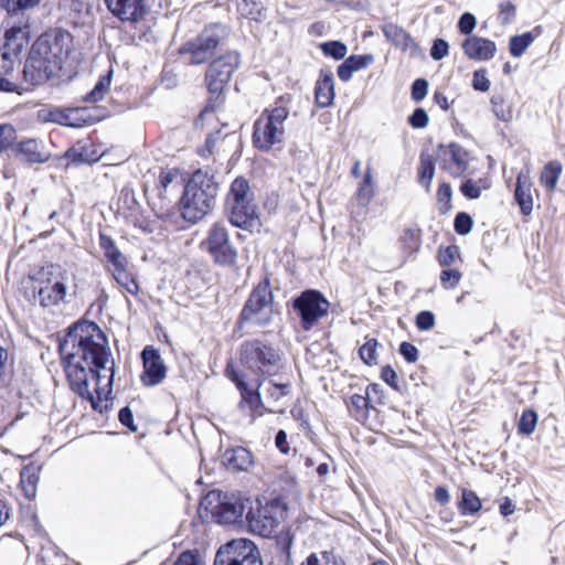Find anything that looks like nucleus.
<instances>
[{
    "mask_svg": "<svg viewBox=\"0 0 565 565\" xmlns=\"http://www.w3.org/2000/svg\"><path fill=\"white\" fill-rule=\"evenodd\" d=\"M58 352L73 392L102 412L100 404L110 397L115 377L114 362L106 367L111 352L105 332L96 322H75L60 340Z\"/></svg>",
    "mask_w": 565,
    "mask_h": 565,
    "instance_id": "obj_1",
    "label": "nucleus"
},
{
    "mask_svg": "<svg viewBox=\"0 0 565 565\" xmlns=\"http://www.w3.org/2000/svg\"><path fill=\"white\" fill-rule=\"evenodd\" d=\"M218 182L213 173L198 170L184 186L180 200L182 217L191 223H196L209 214L216 201Z\"/></svg>",
    "mask_w": 565,
    "mask_h": 565,
    "instance_id": "obj_2",
    "label": "nucleus"
},
{
    "mask_svg": "<svg viewBox=\"0 0 565 565\" xmlns=\"http://www.w3.org/2000/svg\"><path fill=\"white\" fill-rule=\"evenodd\" d=\"M239 362L257 379L274 376L282 366L280 352L260 339L246 340L241 344Z\"/></svg>",
    "mask_w": 565,
    "mask_h": 565,
    "instance_id": "obj_3",
    "label": "nucleus"
},
{
    "mask_svg": "<svg viewBox=\"0 0 565 565\" xmlns=\"http://www.w3.org/2000/svg\"><path fill=\"white\" fill-rule=\"evenodd\" d=\"M239 65L241 54L237 51H230L210 63L205 72V84L211 97L203 113L214 111L223 104V90Z\"/></svg>",
    "mask_w": 565,
    "mask_h": 565,
    "instance_id": "obj_4",
    "label": "nucleus"
},
{
    "mask_svg": "<svg viewBox=\"0 0 565 565\" xmlns=\"http://www.w3.org/2000/svg\"><path fill=\"white\" fill-rule=\"evenodd\" d=\"M274 295L269 278H264L250 291L237 318V327H267L273 320Z\"/></svg>",
    "mask_w": 565,
    "mask_h": 565,
    "instance_id": "obj_5",
    "label": "nucleus"
},
{
    "mask_svg": "<svg viewBox=\"0 0 565 565\" xmlns=\"http://www.w3.org/2000/svg\"><path fill=\"white\" fill-rule=\"evenodd\" d=\"M288 116L289 110L284 106L265 109L254 122V147L267 152L274 145L282 142L285 136L284 125Z\"/></svg>",
    "mask_w": 565,
    "mask_h": 565,
    "instance_id": "obj_6",
    "label": "nucleus"
},
{
    "mask_svg": "<svg viewBox=\"0 0 565 565\" xmlns=\"http://www.w3.org/2000/svg\"><path fill=\"white\" fill-rule=\"evenodd\" d=\"M330 301L317 289H305L290 300L292 312L299 320L300 328L308 332L328 317Z\"/></svg>",
    "mask_w": 565,
    "mask_h": 565,
    "instance_id": "obj_7",
    "label": "nucleus"
},
{
    "mask_svg": "<svg viewBox=\"0 0 565 565\" xmlns=\"http://www.w3.org/2000/svg\"><path fill=\"white\" fill-rule=\"evenodd\" d=\"M225 36V26L215 23L206 26L196 38L183 43L179 54L186 56V63L199 65L210 61Z\"/></svg>",
    "mask_w": 565,
    "mask_h": 565,
    "instance_id": "obj_8",
    "label": "nucleus"
},
{
    "mask_svg": "<svg viewBox=\"0 0 565 565\" xmlns=\"http://www.w3.org/2000/svg\"><path fill=\"white\" fill-rule=\"evenodd\" d=\"M51 53L44 47L43 41L35 40L32 44L23 67L24 82L39 86L55 77L61 67H51Z\"/></svg>",
    "mask_w": 565,
    "mask_h": 565,
    "instance_id": "obj_9",
    "label": "nucleus"
},
{
    "mask_svg": "<svg viewBox=\"0 0 565 565\" xmlns=\"http://www.w3.org/2000/svg\"><path fill=\"white\" fill-rule=\"evenodd\" d=\"M202 247L211 255L216 265L233 267L237 262V249L230 241L227 228L224 224L214 223L207 231L202 242Z\"/></svg>",
    "mask_w": 565,
    "mask_h": 565,
    "instance_id": "obj_10",
    "label": "nucleus"
},
{
    "mask_svg": "<svg viewBox=\"0 0 565 565\" xmlns=\"http://www.w3.org/2000/svg\"><path fill=\"white\" fill-rule=\"evenodd\" d=\"M213 565H263L258 547L248 539H238L222 545Z\"/></svg>",
    "mask_w": 565,
    "mask_h": 565,
    "instance_id": "obj_11",
    "label": "nucleus"
},
{
    "mask_svg": "<svg viewBox=\"0 0 565 565\" xmlns=\"http://www.w3.org/2000/svg\"><path fill=\"white\" fill-rule=\"evenodd\" d=\"M278 510L279 507L275 502L266 503L265 505L257 502L256 508H254L250 501L246 512L249 531L263 537L270 536L279 524Z\"/></svg>",
    "mask_w": 565,
    "mask_h": 565,
    "instance_id": "obj_12",
    "label": "nucleus"
},
{
    "mask_svg": "<svg viewBox=\"0 0 565 565\" xmlns=\"http://www.w3.org/2000/svg\"><path fill=\"white\" fill-rule=\"evenodd\" d=\"M31 39V25L29 15H20L15 19L9 15L7 28L0 43L13 55L19 57Z\"/></svg>",
    "mask_w": 565,
    "mask_h": 565,
    "instance_id": "obj_13",
    "label": "nucleus"
},
{
    "mask_svg": "<svg viewBox=\"0 0 565 565\" xmlns=\"http://www.w3.org/2000/svg\"><path fill=\"white\" fill-rule=\"evenodd\" d=\"M36 40L43 41L45 50L51 53V67L58 65L62 68L71 53L73 35L64 29L55 28L44 32Z\"/></svg>",
    "mask_w": 565,
    "mask_h": 565,
    "instance_id": "obj_14",
    "label": "nucleus"
},
{
    "mask_svg": "<svg viewBox=\"0 0 565 565\" xmlns=\"http://www.w3.org/2000/svg\"><path fill=\"white\" fill-rule=\"evenodd\" d=\"M104 3L114 18L130 25L143 21L149 12L148 0H104Z\"/></svg>",
    "mask_w": 565,
    "mask_h": 565,
    "instance_id": "obj_15",
    "label": "nucleus"
},
{
    "mask_svg": "<svg viewBox=\"0 0 565 565\" xmlns=\"http://www.w3.org/2000/svg\"><path fill=\"white\" fill-rule=\"evenodd\" d=\"M226 375L239 391L241 402L238 406L241 408L248 407L252 415H254V413L263 406L259 388L264 381L262 379H256V386L255 388H252L246 382L245 373L236 370L231 364L226 366Z\"/></svg>",
    "mask_w": 565,
    "mask_h": 565,
    "instance_id": "obj_16",
    "label": "nucleus"
},
{
    "mask_svg": "<svg viewBox=\"0 0 565 565\" xmlns=\"http://www.w3.org/2000/svg\"><path fill=\"white\" fill-rule=\"evenodd\" d=\"M439 158L443 162V169L447 170L452 177H461L468 169L469 152L456 142L438 146Z\"/></svg>",
    "mask_w": 565,
    "mask_h": 565,
    "instance_id": "obj_17",
    "label": "nucleus"
},
{
    "mask_svg": "<svg viewBox=\"0 0 565 565\" xmlns=\"http://www.w3.org/2000/svg\"><path fill=\"white\" fill-rule=\"evenodd\" d=\"M141 359L143 364L142 383L146 386H154L161 383L166 377L167 367L159 351L152 345H147L141 351Z\"/></svg>",
    "mask_w": 565,
    "mask_h": 565,
    "instance_id": "obj_18",
    "label": "nucleus"
},
{
    "mask_svg": "<svg viewBox=\"0 0 565 565\" xmlns=\"http://www.w3.org/2000/svg\"><path fill=\"white\" fill-rule=\"evenodd\" d=\"M228 221L235 227L250 231L258 224L255 201L225 203Z\"/></svg>",
    "mask_w": 565,
    "mask_h": 565,
    "instance_id": "obj_19",
    "label": "nucleus"
},
{
    "mask_svg": "<svg viewBox=\"0 0 565 565\" xmlns=\"http://www.w3.org/2000/svg\"><path fill=\"white\" fill-rule=\"evenodd\" d=\"M250 499L243 498L239 493L226 492V499L222 501V508L215 522L220 524H234L241 521L244 513L247 512Z\"/></svg>",
    "mask_w": 565,
    "mask_h": 565,
    "instance_id": "obj_20",
    "label": "nucleus"
},
{
    "mask_svg": "<svg viewBox=\"0 0 565 565\" xmlns=\"http://www.w3.org/2000/svg\"><path fill=\"white\" fill-rule=\"evenodd\" d=\"M13 156L30 164L44 163L50 159V153L44 150L43 142L36 139L15 142Z\"/></svg>",
    "mask_w": 565,
    "mask_h": 565,
    "instance_id": "obj_21",
    "label": "nucleus"
},
{
    "mask_svg": "<svg viewBox=\"0 0 565 565\" xmlns=\"http://www.w3.org/2000/svg\"><path fill=\"white\" fill-rule=\"evenodd\" d=\"M60 279L55 280L52 285L51 280L47 279V285L41 286L36 291L39 303L42 307H53L65 301V297L67 294V277L66 274H60Z\"/></svg>",
    "mask_w": 565,
    "mask_h": 565,
    "instance_id": "obj_22",
    "label": "nucleus"
},
{
    "mask_svg": "<svg viewBox=\"0 0 565 565\" xmlns=\"http://www.w3.org/2000/svg\"><path fill=\"white\" fill-rule=\"evenodd\" d=\"M99 158L98 151L89 140H78L62 157V159L67 160L66 167L70 164H90L97 162Z\"/></svg>",
    "mask_w": 565,
    "mask_h": 565,
    "instance_id": "obj_23",
    "label": "nucleus"
},
{
    "mask_svg": "<svg viewBox=\"0 0 565 565\" xmlns=\"http://www.w3.org/2000/svg\"><path fill=\"white\" fill-rule=\"evenodd\" d=\"M463 53L476 61H489L497 52V45L493 41L480 36H469L461 44Z\"/></svg>",
    "mask_w": 565,
    "mask_h": 565,
    "instance_id": "obj_24",
    "label": "nucleus"
},
{
    "mask_svg": "<svg viewBox=\"0 0 565 565\" xmlns=\"http://www.w3.org/2000/svg\"><path fill=\"white\" fill-rule=\"evenodd\" d=\"M514 200L520 206L521 213L525 216L533 211L532 181L530 170L523 169L516 175Z\"/></svg>",
    "mask_w": 565,
    "mask_h": 565,
    "instance_id": "obj_25",
    "label": "nucleus"
},
{
    "mask_svg": "<svg viewBox=\"0 0 565 565\" xmlns=\"http://www.w3.org/2000/svg\"><path fill=\"white\" fill-rule=\"evenodd\" d=\"M334 96L333 73L330 70L322 68L315 86L316 104L321 108L329 107L333 103Z\"/></svg>",
    "mask_w": 565,
    "mask_h": 565,
    "instance_id": "obj_26",
    "label": "nucleus"
},
{
    "mask_svg": "<svg viewBox=\"0 0 565 565\" xmlns=\"http://www.w3.org/2000/svg\"><path fill=\"white\" fill-rule=\"evenodd\" d=\"M253 462L252 452L242 446L226 449L222 455V463L231 471H247Z\"/></svg>",
    "mask_w": 565,
    "mask_h": 565,
    "instance_id": "obj_27",
    "label": "nucleus"
},
{
    "mask_svg": "<svg viewBox=\"0 0 565 565\" xmlns=\"http://www.w3.org/2000/svg\"><path fill=\"white\" fill-rule=\"evenodd\" d=\"M374 62V56L372 54H363V55H350L344 58V61L338 66L337 74L338 77L347 83L352 78L354 72L363 70L371 65Z\"/></svg>",
    "mask_w": 565,
    "mask_h": 565,
    "instance_id": "obj_28",
    "label": "nucleus"
},
{
    "mask_svg": "<svg viewBox=\"0 0 565 565\" xmlns=\"http://www.w3.org/2000/svg\"><path fill=\"white\" fill-rule=\"evenodd\" d=\"M382 32L387 41L404 52L417 49V44L411 34L395 23H385L382 26Z\"/></svg>",
    "mask_w": 565,
    "mask_h": 565,
    "instance_id": "obj_29",
    "label": "nucleus"
},
{
    "mask_svg": "<svg viewBox=\"0 0 565 565\" xmlns=\"http://www.w3.org/2000/svg\"><path fill=\"white\" fill-rule=\"evenodd\" d=\"M41 466L30 462L20 471V486L26 499L32 500L36 495V487L40 479Z\"/></svg>",
    "mask_w": 565,
    "mask_h": 565,
    "instance_id": "obj_30",
    "label": "nucleus"
},
{
    "mask_svg": "<svg viewBox=\"0 0 565 565\" xmlns=\"http://www.w3.org/2000/svg\"><path fill=\"white\" fill-rule=\"evenodd\" d=\"M295 535L289 527L281 529L275 536L276 555L280 562L291 565V548Z\"/></svg>",
    "mask_w": 565,
    "mask_h": 565,
    "instance_id": "obj_31",
    "label": "nucleus"
},
{
    "mask_svg": "<svg viewBox=\"0 0 565 565\" xmlns=\"http://www.w3.org/2000/svg\"><path fill=\"white\" fill-rule=\"evenodd\" d=\"M99 246L113 269L121 265H128L127 257L116 246L115 241L104 232H99Z\"/></svg>",
    "mask_w": 565,
    "mask_h": 565,
    "instance_id": "obj_32",
    "label": "nucleus"
},
{
    "mask_svg": "<svg viewBox=\"0 0 565 565\" xmlns=\"http://www.w3.org/2000/svg\"><path fill=\"white\" fill-rule=\"evenodd\" d=\"M254 201V193L249 182L243 177H237L231 184L225 203Z\"/></svg>",
    "mask_w": 565,
    "mask_h": 565,
    "instance_id": "obj_33",
    "label": "nucleus"
},
{
    "mask_svg": "<svg viewBox=\"0 0 565 565\" xmlns=\"http://www.w3.org/2000/svg\"><path fill=\"white\" fill-rule=\"evenodd\" d=\"M481 508L482 502L475 491L461 489V497L457 502V509L461 515H475Z\"/></svg>",
    "mask_w": 565,
    "mask_h": 565,
    "instance_id": "obj_34",
    "label": "nucleus"
},
{
    "mask_svg": "<svg viewBox=\"0 0 565 565\" xmlns=\"http://www.w3.org/2000/svg\"><path fill=\"white\" fill-rule=\"evenodd\" d=\"M224 499H226V492L224 493L221 490L209 491L201 499L200 509L204 510L207 514H211L212 519L215 521Z\"/></svg>",
    "mask_w": 565,
    "mask_h": 565,
    "instance_id": "obj_35",
    "label": "nucleus"
},
{
    "mask_svg": "<svg viewBox=\"0 0 565 565\" xmlns=\"http://www.w3.org/2000/svg\"><path fill=\"white\" fill-rule=\"evenodd\" d=\"M435 174V159L431 154L420 153L418 167V182L429 191Z\"/></svg>",
    "mask_w": 565,
    "mask_h": 565,
    "instance_id": "obj_36",
    "label": "nucleus"
},
{
    "mask_svg": "<svg viewBox=\"0 0 565 565\" xmlns=\"http://www.w3.org/2000/svg\"><path fill=\"white\" fill-rule=\"evenodd\" d=\"M128 265H121L111 270V275L114 279L125 290L134 296L139 292V285L132 274L127 270Z\"/></svg>",
    "mask_w": 565,
    "mask_h": 565,
    "instance_id": "obj_37",
    "label": "nucleus"
},
{
    "mask_svg": "<svg viewBox=\"0 0 565 565\" xmlns=\"http://www.w3.org/2000/svg\"><path fill=\"white\" fill-rule=\"evenodd\" d=\"M113 72L109 71L107 74L102 75L96 82L92 90L83 96L84 103L94 104L104 99L106 93L109 90L111 83Z\"/></svg>",
    "mask_w": 565,
    "mask_h": 565,
    "instance_id": "obj_38",
    "label": "nucleus"
},
{
    "mask_svg": "<svg viewBox=\"0 0 565 565\" xmlns=\"http://www.w3.org/2000/svg\"><path fill=\"white\" fill-rule=\"evenodd\" d=\"M562 173V164L558 161H550L541 173V183L547 190H554Z\"/></svg>",
    "mask_w": 565,
    "mask_h": 565,
    "instance_id": "obj_39",
    "label": "nucleus"
},
{
    "mask_svg": "<svg viewBox=\"0 0 565 565\" xmlns=\"http://www.w3.org/2000/svg\"><path fill=\"white\" fill-rule=\"evenodd\" d=\"M534 35L532 32H524L522 34L513 35L509 41V51L513 57H520L533 43Z\"/></svg>",
    "mask_w": 565,
    "mask_h": 565,
    "instance_id": "obj_40",
    "label": "nucleus"
},
{
    "mask_svg": "<svg viewBox=\"0 0 565 565\" xmlns=\"http://www.w3.org/2000/svg\"><path fill=\"white\" fill-rule=\"evenodd\" d=\"M301 565H345L341 557H338L331 551H322L320 554L311 553L301 563Z\"/></svg>",
    "mask_w": 565,
    "mask_h": 565,
    "instance_id": "obj_41",
    "label": "nucleus"
},
{
    "mask_svg": "<svg viewBox=\"0 0 565 565\" xmlns=\"http://www.w3.org/2000/svg\"><path fill=\"white\" fill-rule=\"evenodd\" d=\"M17 142V131L12 125H0V153L12 152Z\"/></svg>",
    "mask_w": 565,
    "mask_h": 565,
    "instance_id": "obj_42",
    "label": "nucleus"
},
{
    "mask_svg": "<svg viewBox=\"0 0 565 565\" xmlns=\"http://www.w3.org/2000/svg\"><path fill=\"white\" fill-rule=\"evenodd\" d=\"M379 342L375 338H366L364 344L359 349V356L369 366L377 364Z\"/></svg>",
    "mask_w": 565,
    "mask_h": 565,
    "instance_id": "obj_43",
    "label": "nucleus"
},
{
    "mask_svg": "<svg viewBox=\"0 0 565 565\" xmlns=\"http://www.w3.org/2000/svg\"><path fill=\"white\" fill-rule=\"evenodd\" d=\"M321 52L335 61L343 60L348 53V46L341 41H327L320 44Z\"/></svg>",
    "mask_w": 565,
    "mask_h": 565,
    "instance_id": "obj_44",
    "label": "nucleus"
},
{
    "mask_svg": "<svg viewBox=\"0 0 565 565\" xmlns=\"http://www.w3.org/2000/svg\"><path fill=\"white\" fill-rule=\"evenodd\" d=\"M490 102L492 111L499 120L508 122L512 119V108L505 104L501 95H493Z\"/></svg>",
    "mask_w": 565,
    "mask_h": 565,
    "instance_id": "obj_45",
    "label": "nucleus"
},
{
    "mask_svg": "<svg viewBox=\"0 0 565 565\" xmlns=\"http://www.w3.org/2000/svg\"><path fill=\"white\" fill-rule=\"evenodd\" d=\"M18 57L0 43V77H7L13 73Z\"/></svg>",
    "mask_w": 565,
    "mask_h": 565,
    "instance_id": "obj_46",
    "label": "nucleus"
},
{
    "mask_svg": "<svg viewBox=\"0 0 565 565\" xmlns=\"http://www.w3.org/2000/svg\"><path fill=\"white\" fill-rule=\"evenodd\" d=\"M401 242L409 254L416 253L420 247V230L406 228L401 236Z\"/></svg>",
    "mask_w": 565,
    "mask_h": 565,
    "instance_id": "obj_47",
    "label": "nucleus"
},
{
    "mask_svg": "<svg viewBox=\"0 0 565 565\" xmlns=\"http://www.w3.org/2000/svg\"><path fill=\"white\" fill-rule=\"evenodd\" d=\"M40 1L41 0H10L11 3L7 6V13L13 19L20 15H28L25 10L35 7Z\"/></svg>",
    "mask_w": 565,
    "mask_h": 565,
    "instance_id": "obj_48",
    "label": "nucleus"
},
{
    "mask_svg": "<svg viewBox=\"0 0 565 565\" xmlns=\"http://www.w3.org/2000/svg\"><path fill=\"white\" fill-rule=\"evenodd\" d=\"M537 424V414L532 409H526L522 413L518 429L520 434L531 435Z\"/></svg>",
    "mask_w": 565,
    "mask_h": 565,
    "instance_id": "obj_49",
    "label": "nucleus"
},
{
    "mask_svg": "<svg viewBox=\"0 0 565 565\" xmlns=\"http://www.w3.org/2000/svg\"><path fill=\"white\" fill-rule=\"evenodd\" d=\"M452 190L449 183L443 182L437 191V200L440 204V213L445 214L451 209Z\"/></svg>",
    "mask_w": 565,
    "mask_h": 565,
    "instance_id": "obj_50",
    "label": "nucleus"
},
{
    "mask_svg": "<svg viewBox=\"0 0 565 565\" xmlns=\"http://www.w3.org/2000/svg\"><path fill=\"white\" fill-rule=\"evenodd\" d=\"M460 249L457 245H449L438 249L437 259L441 266H450L459 256Z\"/></svg>",
    "mask_w": 565,
    "mask_h": 565,
    "instance_id": "obj_51",
    "label": "nucleus"
},
{
    "mask_svg": "<svg viewBox=\"0 0 565 565\" xmlns=\"http://www.w3.org/2000/svg\"><path fill=\"white\" fill-rule=\"evenodd\" d=\"M473 225L472 217L466 212H459L455 216L454 228L459 235H467L471 232Z\"/></svg>",
    "mask_w": 565,
    "mask_h": 565,
    "instance_id": "obj_52",
    "label": "nucleus"
},
{
    "mask_svg": "<svg viewBox=\"0 0 565 565\" xmlns=\"http://www.w3.org/2000/svg\"><path fill=\"white\" fill-rule=\"evenodd\" d=\"M461 277V273L456 268L444 269L440 273V284L445 289H452L459 284Z\"/></svg>",
    "mask_w": 565,
    "mask_h": 565,
    "instance_id": "obj_53",
    "label": "nucleus"
},
{
    "mask_svg": "<svg viewBox=\"0 0 565 565\" xmlns=\"http://www.w3.org/2000/svg\"><path fill=\"white\" fill-rule=\"evenodd\" d=\"M435 315L429 310H423L417 313L415 324L420 331H428L435 327Z\"/></svg>",
    "mask_w": 565,
    "mask_h": 565,
    "instance_id": "obj_54",
    "label": "nucleus"
},
{
    "mask_svg": "<svg viewBox=\"0 0 565 565\" xmlns=\"http://www.w3.org/2000/svg\"><path fill=\"white\" fill-rule=\"evenodd\" d=\"M409 126L415 129L425 128L428 125L429 117L424 108H416L407 119Z\"/></svg>",
    "mask_w": 565,
    "mask_h": 565,
    "instance_id": "obj_55",
    "label": "nucleus"
},
{
    "mask_svg": "<svg viewBox=\"0 0 565 565\" xmlns=\"http://www.w3.org/2000/svg\"><path fill=\"white\" fill-rule=\"evenodd\" d=\"M477 25L476 17L470 12H465L460 15L458 21V30L461 34L469 35L472 33Z\"/></svg>",
    "mask_w": 565,
    "mask_h": 565,
    "instance_id": "obj_56",
    "label": "nucleus"
},
{
    "mask_svg": "<svg viewBox=\"0 0 565 565\" xmlns=\"http://www.w3.org/2000/svg\"><path fill=\"white\" fill-rule=\"evenodd\" d=\"M516 14V8L515 6L510 2H501L499 4V20L502 24H510Z\"/></svg>",
    "mask_w": 565,
    "mask_h": 565,
    "instance_id": "obj_57",
    "label": "nucleus"
},
{
    "mask_svg": "<svg viewBox=\"0 0 565 565\" xmlns=\"http://www.w3.org/2000/svg\"><path fill=\"white\" fill-rule=\"evenodd\" d=\"M428 93V82L425 78H417L413 82L411 87V96L413 100H423Z\"/></svg>",
    "mask_w": 565,
    "mask_h": 565,
    "instance_id": "obj_58",
    "label": "nucleus"
},
{
    "mask_svg": "<svg viewBox=\"0 0 565 565\" xmlns=\"http://www.w3.org/2000/svg\"><path fill=\"white\" fill-rule=\"evenodd\" d=\"M449 53V44L444 39H436L430 47V56L435 61H440Z\"/></svg>",
    "mask_w": 565,
    "mask_h": 565,
    "instance_id": "obj_59",
    "label": "nucleus"
},
{
    "mask_svg": "<svg viewBox=\"0 0 565 565\" xmlns=\"http://www.w3.org/2000/svg\"><path fill=\"white\" fill-rule=\"evenodd\" d=\"M472 87L478 92H488L490 88V81L487 77V71L481 68L473 72Z\"/></svg>",
    "mask_w": 565,
    "mask_h": 565,
    "instance_id": "obj_60",
    "label": "nucleus"
},
{
    "mask_svg": "<svg viewBox=\"0 0 565 565\" xmlns=\"http://www.w3.org/2000/svg\"><path fill=\"white\" fill-rule=\"evenodd\" d=\"M398 352L408 363H415L418 360V349L411 342H402Z\"/></svg>",
    "mask_w": 565,
    "mask_h": 565,
    "instance_id": "obj_61",
    "label": "nucleus"
},
{
    "mask_svg": "<svg viewBox=\"0 0 565 565\" xmlns=\"http://www.w3.org/2000/svg\"><path fill=\"white\" fill-rule=\"evenodd\" d=\"M460 191L463 196L470 200H475L480 198L481 190L480 188L475 183L472 179H468L460 185Z\"/></svg>",
    "mask_w": 565,
    "mask_h": 565,
    "instance_id": "obj_62",
    "label": "nucleus"
},
{
    "mask_svg": "<svg viewBox=\"0 0 565 565\" xmlns=\"http://www.w3.org/2000/svg\"><path fill=\"white\" fill-rule=\"evenodd\" d=\"M381 379L395 391H399L397 374L391 365L382 367Z\"/></svg>",
    "mask_w": 565,
    "mask_h": 565,
    "instance_id": "obj_63",
    "label": "nucleus"
},
{
    "mask_svg": "<svg viewBox=\"0 0 565 565\" xmlns=\"http://www.w3.org/2000/svg\"><path fill=\"white\" fill-rule=\"evenodd\" d=\"M118 419L120 424L129 430L137 431V426L134 423V414L129 406H125L119 411Z\"/></svg>",
    "mask_w": 565,
    "mask_h": 565,
    "instance_id": "obj_64",
    "label": "nucleus"
}]
</instances>
